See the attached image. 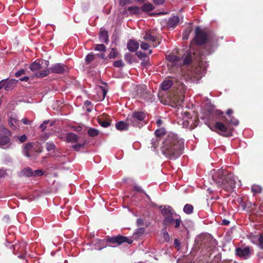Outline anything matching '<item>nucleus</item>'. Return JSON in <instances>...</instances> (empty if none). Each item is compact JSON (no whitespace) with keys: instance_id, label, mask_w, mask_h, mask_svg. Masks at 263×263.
I'll return each mask as SVG.
<instances>
[{"instance_id":"nucleus-2","label":"nucleus","mask_w":263,"mask_h":263,"mask_svg":"<svg viewBox=\"0 0 263 263\" xmlns=\"http://www.w3.org/2000/svg\"><path fill=\"white\" fill-rule=\"evenodd\" d=\"M194 41L196 44L202 45L206 44L207 49L210 53H212L215 47L217 46L218 38L212 32L204 31L199 26L196 28Z\"/></svg>"},{"instance_id":"nucleus-60","label":"nucleus","mask_w":263,"mask_h":263,"mask_svg":"<svg viewBox=\"0 0 263 263\" xmlns=\"http://www.w3.org/2000/svg\"><path fill=\"white\" fill-rule=\"evenodd\" d=\"M164 2V0H153L154 3L158 5H163Z\"/></svg>"},{"instance_id":"nucleus-34","label":"nucleus","mask_w":263,"mask_h":263,"mask_svg":"<svg viewBox=\"0 0 263 263\" xmlns=\"http://www.w3.org/2000/svg\"><path fill=\"white\" fill-rule=\"evenodd\" d=\"M127 10L131 14H139L141 12V8L137 6L129 7Z\"/></svg>"},{"instance_id":"nucleus-3","label":"nucleus","mask_w":263,"mask_h":263,"mask_svg":"<svg viewBox=\"0 0 263 263\" xmlns=\"http://www.w3.org/2000/svg\"><path fill=\"white\" fill-rule=\"evenodd\" d=\"M216 184L226 191L232 192L235 187V180L233 174L227 173L223 170H218L212 177Z\"/></svg>"},{"instance_id":"nucleus-42","label":"nucleus","mask_w":263,"mask_h":263,"mask_svg":"<svg viewBox=\"0 0 263 263\" xmlns=\"http://www.w3.org/2000/svg\"><path fill=\"white\" fill-rule=\"evenodd\" d=\"M118 54V53L116 49L115 48H113L111 49L108 54V58L109 59H115L117 57Z\"/></svg>"},{"instance_id":"nucleus-44","label":"nucleus","mask_w":263,"mask_h":263,"mask_svg":"<svg viewBox=\"0 0 263 263\" xmlns=\"http://www.w3.org/2000/svg\"><path fill=\"white\" fill-rule=\"evenodd\" d=\"M133 55L131 53L128 52L125 54L124 59L129 64L132 63Z\"/></svg>"},{"instance_id":"nucleus-1","label":"nucleus","mask_w":263,"mask_h":263,"mask_svg":"<svg viewBox=\"0 0 263 263\" xmlns=\"http://www.w3.org/2000/svg\"><path fill=\"white\" fill-rule=\"evenodd\" d=\"M184 141L177 135L169 133L164 139L161 151L167 158L175 160L183 154Z\"/></svg>"},{"instance_id":"nucleus-40","label":"nucleus","mask_w":263,"mask_h":263,"mask_svg":"<svg viewBox=\"0 0 263 263\" xmlns=\"http://www.w3.org/2000/svg\"><path fill=\"white\" fill-rule=\"evenodd\" d=\"M95 55L92 53H89L85 58V62L86 64H89L91 62L95 60Z\"/></svg>"},{"instance_id":"nucleus-61","label":"nucleus","mask_w":263,"mask_h":263,"mask_svg":"<svg viewBox=\"0 0 263 263\" xmlns=\"http://www.w3.org/2000/svg\"><path fill=\"white\" fill-rule=\"evenodd\" d=\"M251 205H252V204L251 202H248V203L245 202L242 204V206L243 208V209L245 210L246 209L247 206H248V209H249L250 207L251 206Z\"/></svg>"},{"instance_id":"nucleus-12","label":"nucleus","mask_w":263,"mask_h":263,"mask_svg":"<svg viewBox=\"0 0 263 263\" xmlns=\"http://www.w3.org/2000/svg\"><path fill=\"white\" fill-rule=\"evenodd\" d=\"M107 241L111 243L119 246L125 242L128 244H131L133 242V240L127 238V237L119 235L117 236L108 238Z\"/></svg>"},{"instance_id":"nucleus-25","label":"nucleus","mask_w":263,"mask_h":263,"mask_svg":"<svg viewBox=\"0 0 263 263\" xmlns=\"http://www.w3.org/2000/svg\"><path fill=\"white\" fill-rule=\"evenodd\" d=\"M179 22V18L178 16L175 15L169 18L167 22V26L169 28H174Z\"/></svg>"},{"instance_id":"nucleus-50","label":"nucleus","mask_w":263,"mask_h":263,"mask_svg":"<svg viewBox=\"0 0 263 263\" xmlns=\"http://www.w3.org/2000/svg\"><path fill=\"white\" fill-rule=\"evenodd\" d=\"M136 55L140 59L143 61H145V59L147 57L146 54L145 53L142 52L141 51H138L136 53Z\"/></svg>"},{"instance_id":"nucleus-6","label":"nucleus","mask_w":263,"mask_h":263,"mask_svg":"<svg viewBox=\"0 0 263 263\" xmlns=\"http://www.w3.org/2000/svg\"><path fill=\"white\" fill-rule=\"evenodd\" d=\"M12 133L3 125H0V147L4 149L10 148L12 145L10 137Z\"/></svg>"},{"instance_id":"nucleus-62","label":"nucleus","mask_w":263,"mask_h":263,"mask_svg":"<svg viewBox=\"0 0 263 263\" xmlns=\"http://www.w3.org/2000/svg\"><path fill=\"white\" fill-rule=\"evenodd\" d=\"M72 129L75 132H79L82 130V127L81 126H73Z\"/></svg>"},{"instance_id":"nucleus-45","label":"nucleus","mask_w":263,"mask_h":263,"mask_svg":"<svg viewBox=\"0 0 263 263\" xmlns=\"http://www.w3.org/2000/svg\"><path fill=\"white\" fill-rule=\"evenodd\" d=\"M55 146L53 142H49L46 143V148L48 151L53 150Z\"/></svg>"},{"instance_id":"nucleus-4","label":"nucleus","mask_w":263,"mask_h":263,"mask_svg":"<svg viewBox=\"0 0 263 263\" xmlns=\"http://www.w3.org/2000/svg\"><path fill=\"white\" fill-rule=\"evenodd\" d=\"M216 184L226 191L232 192L235 187V180L233 174L227 173L223 170H218L212 177Z\"/></svg>"},{"instance_id":"nucleus-46","label":"nucleus","mask_w":263,"mask_h":263,"mask_svg":"<svg viewBox=\"0 0 263 263\" xmlns=\"http://www.w3.org/2000/svg\"><path fill=\"white\" fill-rule=\"evenodd\" d=\"M134 190L139 192V193H144L146 196L147 197V199L150 200V197L149 196L141 189V187L140 186H139L138 185H135L134 187Z\"/></svg>"},{"instance_id":"nucleus-41","label":"nucleus","mask_w":263,"mask_h":263,"mask_svg":"<svg viewBox=\"0 0 263 263\" xmlns=\"http://www.w3.org/2000/svg\"><path fill=\"white\" fill-rule=\"evenodd\" d=\"M24 175L28 177L32 176L33 175V172L30 167H27L23 170Z\"/></svg>"},{"instance_id":"nucleus-13","label":"nucleus","mask_w":263,"mask_h":263,"mask_svg":"<svg viewBox=\"0 0 263 263\" xmlns=\"http://www.w3.org/2000/svg\"><path fill=\"white\" fill-rule=\"evenodd\" d=\"M51 73L59 74H64L68 72V67L62 63H57L50 68Z\"/></svg>"},{"instance_id":"nucleus-59","label":"nucleus","mask_w":263,"mask_h":263,"mask_svg":"<svg viewBox=\"0 0 263 263\" xmlns=\"http://www.w3.org/2000/svg\"><path fill=\"white\" fill-rule=\"evenodd\" d=\"M18 139L21 143L24 142L27 140V136L24 134L19 137Z\"/></svg>"},{"instance_id":"nucleus-29","label":"nucleus","mask_w":263,"mask_h":263,"mask_svg":"<svg viewBox=\"0 0 263 263\" xmlns=\"http://www.w3.org/2000/svg\"><path fill=\"white\" fill-rule=\"evenodd\" d=\"M227 125H228L224 122L223 123L221 122H216L214 125V127L222 132H226L228 130V127Z\"/></svg>"},{"instance_id":"nucleus-49","label":"nucleus","mask_w":263,"mask_h":263,"mask_svg":"<svg viewBox=\"0 0 263 263\" xmlns=\"http://www.w3.org/2000/svg\"><path fill=\"white\" fill-rule=\"evenodd\" d=\"M133 0H119V4L120 6L123 7L127 4H130L132 3Z\"/></svg>"},{"instance_id":"nucleus-22","label":"nucleus","mask_w":263,"mask_h":263,"mask_svg":"<svg viewBox=\"0 0 263 263\" xmlns=\"http://www.w3.org/2000/svg\"><path fill=\"white\" fill-rule=\"evenodd\" d=\"M43 63L42 62V64H40V62L37 61H35L32 63L30 65V69L32 71L34 74L36 72H39L42 68V64Z\"/></svg>"},{"instance_id":"nucleus-38","label":"nucleus","mask_w":263,"mask_h":263,"mask_svg":"<svg viewBox=\"0 0 263 263\" xmlns=\"http://www.w3.org/2000/svg\"><path fill=\"white\" fill-rule=\"evenodd\" d=\"M17 120L16 119L10 118V119L9 121V124L10 126V127L13 129H16L17 125Z\"/></svg>"},{"instance_id":"nucleus-10","label":"nucleus","mask_w":263,"mask_h":263,"mask_svg":"<svg viewBox=\"0 0 263 263\" xmlns=\"http://www.w3.org/2000/svg\"><path fill=\"white\" fill-rule=\"evenodd\" d=\"M180 94L178 92L171 98V102L173 103V106L180 105L183 101L184 97L182 95V92H183L185 89V85L181 82L179 84Z\"/></svg>"},{"instance_id":"nucleus-16","label":"nucleus","mask_w":263,"mask_h":263,"mask_svg":"<svg viewBox=\"0 0 263 263\" xmlns=\"http://www.w3.org/2000/svg\"><path fill=\"white\" fill-rule=\"evenodd\" d=\"M17 81V80L14 79L3 80L0 81V89L4 88L6 91L11 90L14 88Z\"/></svg>"},{"instance_id":"nucleus-5","label":"nucleus","mask_w":263,"mask_h":263,"mask_svg":"<svg viewBox=\"0 0 263 263\" xmlns=\"http://www.w3.org/2000/svg\"><path fill=\"white\" fill-rule=\"evenodd\" d=\"M42 152L43 147L38 142L27 143L23 151L25 156L32 159H36L39 154Z\"/></svg>"},{"instance_id":"nucleus-47","label":"nucleus","mask_w":263,"mask_h":263,"mask_svg":"<svg viewBox=\"0 0 263 263\" xmlns=\"http://www.w3.org/2000/svg\"><path fill=\"white\" fill-rule=\"evenodd\" d=\"M113 66L115 67L122 68L124 66V64L122 60H118L113 63Z\"/></svg>"},{"instance_id":"nucleus-33","label":"nucleus","mask_w":263,"mask_h":263,"mask_svg":"<svg viewBox=\"0 0 263 263\" xmlns=\"http://www.w3.org/2000/svg\"><path fill=\"white\" fill-rule=\"evenodd\" d=\"M173 85V82L171 80L164 81L161 84V89L163 90H167Z\"/></svg>"},{"instance_id":"nucleus-18","label":"nucleus","mask_w":263,"mask_h":263,"mask_svg":"<svg viewBox=\"0 0 263 263\" xmlns=\"http://www.w3.org/2000/svg\"><path fill=\"white\" fill-rule=\"evenodd\" d=\"M166 59L169 62H171L173 65H181L182 60L180 58L175 55H168L166 57Z\"/></svg>"},{"instance_id":"nucleus-37","label":"nucleus","mask_w":263,"mask_h":263,"mask_svg":"<svg viewBox=\"0 0 263 263\" xmlns=\"http://www.w3.org/2000/svg\"><path fill=\"white\" fill-rule=\"evenodd\" d=\"M94 49L96 51H99L102 52L106 51V47L103 44H96L94 46Z\"/></svg>"},{"instance_id":"nucleus-19","label":"nucleus","mask_w":263,"mask_h":263,"mask_svg":"<svg viewBox=\"0 0 263 263\" xmlns=\"http://www.w3.org/2000/svg\"><path fill=\"white\" fill-rule=\"evenodd\" d=\"M220 120L227 125L232 124L237 126L239 123L238 120L233 116L228 118L222 116Z\"/></svg>"},{"instance_id":"nucleus-43","label":"nucleus","mask_w":263,"mask_h":263,"mask_svg":"<svg viewBox=\"0 0 263 263\" xmlns=\"http://www.w3.org/2000/svg\"><path fill=\"white\" fill-rule=\"evenodd\" d=\"M252 192L255 194L260 193L262 192V188L258 185H253L251 188Z\"/></svg>"},{"instance_id":"nucleus-24","label":"nucleus","mask_w":263,"mask_h":263,"mask_svg":"<svg viewBox=\"0 0 263 263\" xmlns=\"http://www.w3.org/2000/svg\"><path fill=\"white\" fill-rule=\"evenodd\" d=\"M247 238L249 239L252 243L257 246L259 239V235L256 234V233L255 234L253 233H250L247 235Z\"/></svg>"},{"instance_id":"nucleus-53","label":"nucleus","mask_w":263,"mask_h":263,"mask_svg":"<svg viewBox=\"0 0 263 263\" xmlns=\"http://www.w3.org/2000/svg\"><path fill=\"white\" fill-rule=\"evenodd\" d=\"M49 120L44 121L40 126V128L42 129V131H44L47 127V125L49 123Z\"/></svg>"},{"instance_id":"nucleus-58","label":"nucleus","mask_w":263,"mask_h":263,"mask_svg":"<svg viewBox=\"0 0 263 263\" xmlns=\"http://www.w3.org/2000/svg\"><path fill=\"white\" fill-rule=\"evenodd\" d=\"M22 122L25 125H31L32 121L28 120L26 118H23Z\"/></svg>"},{"instance_id":"nucleus-56","label":"nucleus","mask_w":263,"mask_h":263,"mask_svg":"<svg viewBox=\"0 0 263 263\" xmlns=\"http://www.w3.org/2000/svg\"><path fill=\"white\" fill-rule=\"evenodd\" d=\"M163 237L166 241H168L170 239V236L168 233L167 232L166 228L163 229Z\"/></svg>"},{"instance_id":"nucleus-52","label":"nucleus","mask_w":263,"mask_h":263,"mask_svg":"<svg viewBox=\"0 0 263 263\" xmlns=\"http://www.w3.org/2000/svg\"><path fill=\"white\" fill-rule=\"evenodd\" d=\"M257 246L263 250V234L259 235V239Z\"/></svg>"},{"instance_id":"nucleus-8","label":"nucleus","mask_w":263,"mask_h":263,"mask_svg":"<svg viewBox=\"0 0 263 263\" xmlns=\"http://www.w3.org/2000/svg\"><path fill=\"white\" fill-rule=\"evenodd\" d=\"M182 59L183 65L191 64L194 60L196 61H200L201 60L200 52H193L191 50L186 51Z\"/></svg>"},{"instance_id":"nucleus-51","label":"nucleus","mask_w":263,"mask_h":263,"mask_svg":"<svg viewBox=\"0 0 263 263\" xmlns=\"http://www.w3.org/2000/svg\"><path fill=\"white\" fill-rule=\"evenodd\" d=\"M26 73V70L24 69H21L19 70H18L17 72L15 73V76L17 78L20 77V76L25 74Z\"/></svg>"},{"instance_id":"nucleus-32","label":"nucleus","mask_w":263,"mask_h":263,"mask_svg":"<svg viewBox=\"0 0 263 263\" xmlns=\"http://www.w3.org/2000/svg\"><path fill=\"white\" fill-rule=\"evenodd\" d=\"M174 220L175 219L172 217V215H170L169 216L165 217L163 220V223L165 227H166L174 225Z\"/></svg>"},{"instance_id":"nucleus-30","label":"nucleus","mask_w":263,"mask_h":263,"mask_svg":"<svg viewBox=\"0 0 263 263\" xmlns=\"http://www.w3.org/2000/svg\"><path fill=\"white\" fill-rule=\"evenodd\" d=\"M162 214H175L173 208L170 205L160 206Z\"/></svg>"},{"instance_id":"nucleus-28","label":"nucleus","mask_w":263,"mask_h":263,"mask_svg":"<svg viewBox=\"0 0 263 263\" xmlns=\"http://www.w3.org/2000/svg\"><path fill=\"white\" fill-rule=\"evenodd\" d=\"M130 123H127L124 121H119L116 123L115 126L116 128L119 130H127L128 125Z\"/></svg>"},{"instance_id":"nucleus-23","label":"nucleus","mask_w":263,"mask_h":263,"mask_svg":"<svg viewBox=\"0 0 263 263\" xmlns=\"http://www.w3.org/2000/svg\"><path fill=\"white\" fill-rule=\"evenodd\" d=\"M78 140V136L73 133H68L66 136V141L68 143H76Z\"/></svg>"},{"instance_id":"nucleus-9","label":"nucleus","mask_w":263,"mask_h":263,"mask_svg":"<svg viewBox=\"0 0 263 263\" xmlns=\"http://www.w3.org/2000/svg\"><path fill=\"white\" fill-rule=\"evenodd\" d=\"M137 95L140 99L146 101H152L154 96L147 90L146 85H141L138 87Z\"/></svg>"},{"instance_id":"nucleus-31","label":"nucleus","mask_w":263,"mask_h":263,"mask_svg":"<svg viewBox=\"0 0 263 263\" xmlns=\"http://www.w3.org/2000/svg\"><path fill=\"white\" fill-rule=\"evenodd\" d=\"M155 7L150 3H145L142 5L141 8V11L146 12L154 10Z\"/></svg>"},{"instance_id":"nucleus-27","label":"nucleus","mask_w":263,"mask_h":263,"mask_svg":"<svg viewBox=\"0 0 263 263\" xmlns=\"http://www.w3.org/2000/svg\"><path fill=\"white\" fill-rule=\"evenodd\" d=\"M100 40L102 42L108 43L109 42V36L106 30H101L99 34Z\"/></svg>"},{"instance_id":"nucleus-57","label":"nucleus","mask_w":263,"mask_h":263,"mask_svg":"<svg viewBox=\"0 0 263 263\" xmlns=\"http://www.w3.org/2000/svg\"><path fill=\"white\" fill-rule=\"evenodd\" d=\"M140 46L141 48L144 50L148 49L149 48V45L147 43L143 42H141Z\"/></svg>"},{"instance_id":"nucleus-36","label":"nucleus","mask_w":263,"mask_h":263,"mask_svg":"<svg viewBox=\"0 0 263 263\" xmlns=\"http://www.w3.org/2000/svg\"><path fill=\"white\" fill-rule=\"evenodd\" d=\"M194 207L192 204H186L183 208V212L185 214H191L193 212Z\"/></svg>"},{"instance_id":"nucleus-39","label":"nucleus","mask_w":263,"mask_h":263,"mask_svg":"<svg viewBox=\"0 0 263 263\" xmlns=\"http://www.w3.org/2000/svg\"><path fill=\"white\" fill-rule=\"evenodd\" d=\"M166 133V130L164 128H160L159 129H157L155 132V135L157 137H160L163 135H164Z\"/></svg>"},{"instance_id":"nucleus-55","label":"nucleus","mask_w":263,"mask_h":263,"mask_svg":"<svg viewBox=\"0 0 263 263\" xmlns=\"http://www.w3.org/2000/svg\"><path fill=\"white\" fill-rule=\"evenodd\" d=\"M44 174L41 170H36L33 172V176H41Z\"/></svg>"},{"instance_id":"nucleus-21","label":"nucleus","mask_w":263,"mask_h":263,"mask_svg":"<svg viewBox=\"0 0 263 263\" xmlns=\"http://www.w3.org/2000/svg\"><path fill=\"white\" fill-rule=\"evenodd\" d=\"M139 47V43L132 40H129L127 44V49L131 52L136 51Z\"/></svg>"},{"instance_id":"nucleus-54","label":"nucleus","mask_w":263,"mask_h":263,"mask_svg":"<svg viewBox=\"0 0 263 263\" xmlns=\"http://www.w3.org/2000/svg\"><path fill=\"white\" fill-rule=\"evenodd\" d=\"M180 223H181V220H180V218L175 219L174 222V225L175 228H178L180 226Z\"/></svg>"},{"instance_id":"nucleus-20","label":"nucleus","mask_w":263,"mask_h":263,"mask_svg":"<svg viewBox=\"0 0 263 263\" xmlns=\"http://www.w3.org/2000/svg\"><path fill=\"white\" fill-rule=\"evenodd\" d=\"M103 116L105 117V118L103 117L98 118V122L100 124V125L103 127H107L110 125L111 120L108 119H106V117L108 116L107 114H104Z\"/></svg>"},{"instance_id":"nucleus-7","label":"nucleus","mask_w":263,"mask_h":263,"mask_svg":"<svg viewBox=\"0 0 263 263\" xmlns=\"http://www.w3.org/2000/svg\"><path fill=\"white\" fill-rule=\"evenodd\" d=\"M6 246L12 249L13 253L17 255L18 257L21 258L25 257L27 252V243L25 241H22L12 245H10V243L8 242Z\"/></svg>"},{"instance_id":"nucleus-26","label":"nucleus","mask_w":263,"mask_h":263,"mask_svg":"<svg viewBox=\"0 0 263 263\" xmlns=\"http://www.w3.org/2000/svg\"><path fill=\"white\" fill-rule=\"evenodd\" d=\"M51 72L50 69H46L43 70H40L39 72H36L34 74H33V78H43L49 74Z\"/></svg>"},{"instance_id":"nucleus-15","label":"nucleus","mask_w":263,"mask_h":263,"mask_svg":"<svg viewBox=\"0 0 263 263\" xmlns=\"http://www.w3.org/2000/svg\"><path fill=\"white\" fill-rule=\"evenodd\" d=\"M201 68L197 67L192 68L187 73L189 78L193 82H197L202 78V73L201 72Z\"/></svg>"},{"instance_id":"nucleus-11","label":"nucleus","mask_w":263,"mask_h":263,"mask_svg":"<svg viewBox=\"0 0 263 263\" xmlns=\"http://www.w3.org/2000/svg\"><path fill=\"white\" fill-rule=\"evenodd\" d=\"M146 117L145 113L143 111H135L133 112L130 117H128L127 120L130 124L136 126L138 125L139 121H142Z\"/></svg>"},{"instance_id":"nucleus-64","label":"nucleus","mask_w":263,"mask_h":263,"mask_svg":"<svg viewBox=\"0 0 263 263\" xmlns=\"http://www.w3.org/2000/svg\"><path fill=\"white\" fill-rule=\"evenodd\" d=\"M137 224H138V226H143L144 225L143 220L141 218L138 219H137Z\"/></svg>"},{"instance_id":"nucleus-63","label":"nucleus","mask_w":263,"mask_h":263,"mask_svg":"<svg viewBox=\"0 0 263 263\" xmlns=\"http://www.w3.org/2000/svg\"><path fill=\"white\" fill-rule=\"evenodd\" d=\"M97 55L102 59H106V58H105V53H104V52H103L102 53H98L97 54Z\"/></svg>"},{"instance_id":"nucleus-35","label":"nucleus","mask_w":263,"mask_h":263,"mask_svg":"<svg viewBox=\"0 0 263 263\" xmlns=\"http://www.w3.org/2000/svg\"><path fill=\"white\" fill-rule=\"evenodd\" d=\"M99 134V131L94 128H90L88 130V135L89 136L94 137L97 136Z\"/></svg>"},{"instance_id":"nucleus-48","label":"nucleus","mask_w":263,"mask_h":263,"mask_svg":"<svg viewBox=\"0 0 263 263\" xmlns=\"http://www.w3.org/2000/svg\"><path fill=\"white\" fill-rule=\"evenodd\" d=\"M86 142H84L83 143H77L75 145H72V148L74 150L76 151H79L80 150V148H81L82 147H83L84 145L85 144Z\"/></svg>"},{"instance_id":"nucleus-14","label":"nucleus","mask_w":263,"mask_h":263,"mask_svg":"<svg viewBox=\"0 0 263 263\" xmlns=\"http://www.w3.org/2000/svg\"><path fill=\"white\" fill-rule=\"evenodd\" d=\"M143 39L147 42H152L153 46L155 47L158 46L160 44V42L159 41L157 36L155 35L154 32H152L150 30L146 31Z\"/></svg>"},{"instance_id":"nucleus-17","label":"nucleus","mask_w":263,"mask_h":263,"mask_svg":"<svg viewBox=\"0 0 263 263\" xmlns=\"http://www.w3.org/2000/svg\"><path fill=\"white\" fill-rule=\"evenodd\" d=\"M236 254L243 259L248 258L251 254V248L249 247L245 248H237L235 250Z\"/></svg>"}]
</instances>
